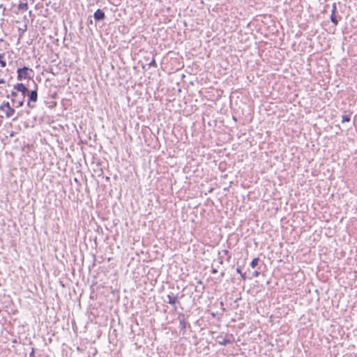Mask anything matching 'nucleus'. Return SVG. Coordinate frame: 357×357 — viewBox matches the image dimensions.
<instances>
[{
	"label": "nucleus",
	"mask_w": 357,
	"mask_h": 357,
	"mask_svg": "<svg viewBox=\"0 0 357 357\" xmlns=\"http://www.w3.org/2000/svg\"><path fill=\"white\" fill-rule=\"evenodd\" d=\"M225 275V273H222L221 276L223 277Z\"/></svg>",
	"instance_id": "obj_31"
},
{
	"label": "nucleus",
	"mask_w": 357,
	"mask_h": 357,
	"mask_svg": "<svg viewBox=\"0 0 357 357\" xmlns=\"http://www.w3.org/2000/svg\"><path fill=\"white\" fill-rule=\"evenodd\" d=\"M223 252L225 255H228L227 261H229L231 256L229 255V251L227 250H224Z\"/></svg>",
	"instance_id": "obj_18"
},
{
	"label": "nucleus",
	"mask_w": 357,
	"mask_h": 357,
	"mask_svg": "<svg viewBox=\"0 0 357 357\" xmlns=\"http://www.w3.org/2000/svg\"><path fill=\"white\" fill-rule=\"evenodd\" d=\"M232 118H233V120H234L235 121H237V119L234 116H233Z\"/></svg>",
	"instance_id": "obj_26"
},
{
	"label": "nucleus",
	"mask_w": 357,
	"mask_h": 357,
	"mask_svg": "<svg viewBox=\"0 0 357 357\" xmlns=\"http://www.w3.org/2000/svg\"><path fill=\"white\" fill-rule=\"evenodd\" d=\"M27 29V26L25 24L24 28H22V31H25Z\"/></svg>",
	"instance_id": "obj_23"
},
{
	"label": "nucleus",
	"mask_w": 357,
	"mask_h": 357,
	"mask_svg": "<svg viewBox=\"0 0 357 357\" xmlns=\"http://www.w3.org/2000/svg\"><path fill=\"white\" fill-rule=\"evenodd\" d=\"M93 17L96 21L104 20L106 17L105 13L101 9H98L93 14Z\"/></svg>",
	"instance_id": "obj_5"
},
{
	"label": "nucleus",
	"mask_w": 357,
	"mask_h": 357,
	"mask_svg": "<svg viewBox=\"0 0 357 357\" xmlns=\"http://www.w3.org/2000/svg\"><path fill=\"white\" fill-rule=\"evenodd\" d=\"M26 91L27 87L23 83H17L14 85L11 93L6 95V98L11 99L13 107H22L24 104Z\"/></svg>",
	"instance_id": "obj_1"
},
{
	"label": "nucleus",
	"mask_w": 357,
	"mask_h": 357,
	"mask_svg": "<svg viewBox=\"0 0 357 357\" xmlns=\"http://www.w3.org/2000/svg\"><path fill=\"white\" fill-rule=\"evenodd\" d=\"M215 341L220 345L226 346L234 341V337L232 334H220L216 337Z\"/></svg>",
	"instance_id": "obj_4"
},
{
	"label": "nucleus",
	"mask_w": 357,
	"mask_h": 357,
	"mask_svg": "<svg viewBox=\"0 0 357 357\" xmlns=\"http://www.w3.org/2000/svg\"><path fill=\"white\" fill-rule=\"evenodd\" d=\"M259 261H260L259 258H258V257H255V258H254V259L252 260L251 263H250V266H251L252 268H255V267H257V265L259 264Z\"/></svg>",
	"instance_id": "obj_12"
},
{
	"label": "nucleus",
	"mask_w": 357,
	"mask_h": 357,
	"mask_svg": "<svg viewBox=\"0 0 357 357\" xmlns=\"http://www.w3.org/2000/svg\"><path fill=\"white\" fill-rule=\"evenodd\" d=\"M17 79L22 81L26 79H30L33 75V70L26 66L19 68L17 70Z\"/></svg>",
	"instance_id": "obj_2"
},
{
	"label": "nucleus",
	"mask_w": 357,
	"mask_h": 357,
	"mask_svg": "<svg viewBox=\"0 0 357 357\" xmlns=\"http://www.w3.org/2000/svg\"><path fill=\"white\" fill-rule=\"evenodd\" d=\"M167 303L174 306V310L176 309V304L178 303V296H174L173 294L167 295Z\"/></svg>",
	"instance_id": "obj_7"
},
{
	"label": "nucleus",
	"mask_w": 357,
	"mask_h": 357,
	"mask_svg": "<svg viewBox=\"0 0 357 357\" xmlns=\"http://www.w3.org/2000/svg\"><path fill=\"white\" fill-rule=\"evenodd\" d=\"M18 10L20 11H26L28 10V3H20L18 4Z\"/></svg>",
	"instance_id": "obj_10"
},
{
	"label": "nucleus",
	"mask_w": 357,
	"mask_h": 357,
	"mask_svg": "<svg viewBox=\"0 0 357 357\" xmlns=\"http://www.w3.org/2000/svg\"><path fill=\"white\" fill-rule=\"evenodd\" d=\"M220 305L222 306L224 304H223V302H221L220 303Z\"/></svg>",
	"instance_id": "obj_34"
},
{
	"label": "nucleus",
	"mask_w": 357,
	"mask_h": 357,
	"mask_svg": "<svg viewBox=\"0 0 357 357\" xmlns=\"http://www.w3.org/2000/svg\"><path fill=\"white\" fill-rule=\"evenodd\" d=\"M236 272L239 274H241L242 273V271H241V268L240 267H237L236 268Z\"/></svg>",
	"instance_id": "obj_22"
},
{
	"label": "nucleus",
	"mask_w": 357,
	"mask_h": 357,
	"mask_svg": "<svg viewBox=\"0 0 357 357\" xmlns=\"http://www.w3.org/2000/svg\"><path fill=\"white\" fill-rule=\"evenodd\" d=\"M50 72V73H52L53 75H56V73H55L52 72V69H51Z\"/></svg>",
	"instance_id": "obj_27"
},
{
	"label": "nucleus",
	"mask_w": 357,
	"mask_h": 357,
	"mask_svg": "<svg viewBox=\"0 0 357 357\" xmlns=\"http://www.w3.org/2000/svg\"><path fill=\"white\" fill-rule=\"evenodd\" d=\"M11 6H12V7H13L15 6V4L13 3H11Z\"/></svg>",
	"instance_id": "obj_33"
},
{
	"label": "nucleus",
	"mask_w": 357,
	"mask_h": 357,
	"mask_svg": "<svg viewBox=\"0 0 357 357\" xmlns=\"http://www.w3.org/2000/svg\"><path fill=\"white\" fill-rule=\"evenodd\" d=\"M5 83V80L3 78H0V84Z\"/></svg>",
	"instance_id": "obj_24"
},
{
	"label": "nucleus",
	"mask_w": 357,
	"mask_h": 357,
	"mask_svg": "<svg viewBox=\"0 0 357 357\" xmlns=\"http://www.w3.org/2000/svg\"><path fill=\"white\" fill-rule=\"evenodd\" d=\"M6 8H3V13H2V14H3V15H5V11H6Z\"/></svg>",
	"instance_id": "obj_25"
},
{
	"label": "nucleus",
	"mask_w": 357,
	"mask_h": 357,
	"mask_svg": "<svg viewBox=\"0 0 357 357\" xmlns=\"http://www.w3.org/2000/svg\"><path fill=\"white\" fill-rule=\"evenodd\" d=\"M0 287H1V284L0 283Z\"/></svg>",
	"instance_id": "obj_35"
},
{
	"label": "nucleus",
	"mask_w": 357,
	"mask_h": 357,
	"mask_svg": "<svg viewBox=\"0 0 357 357\" xmlns=\"http://www.w3.org/2000/svg\"><path fill=\"white\" fill-rule=\"evenodd\" d=\"M4 54H0V65L1 67L4 68L6 66V62L3 60Z\"/></svg>",
	"instance_id": "obj_13"
},
{
	"label": "nucleus",
	"mask_w": 357,
	"mask_h": 357,
	"mask_svg": "<svg viewBox=\"0 0 357 357\" xmlns=\"http://www.w3.org/2000/svg\"><path fill=\"white\" fill-rule=\"evenodd\" d=\"M149 66L150 67H154V68H156L157 67V63H156V61L155 60L154 58H153V59L151 61V62L149 63Z\"/></svg>",
	"instance_id": "obj_15"
},
{
	"label": "nucleus",
	"mask_w": 357,
	"mask_h": 357,
	"mask_svg": "<svg viewBox=\"0 0 357 357\" xmlns=\"http://www.w3.org/2000/svg\"><path fill=\"white\" fill-rule=\"evenodd\" d=\"M187 326L190 327V325L185 321V319H179V328L181 330L184 331Z\"/></svg>",
	"instance_id": "obj_8"
},
{
	"label": "nucleus",
	"mask_w": 357,
	"mask_h": 357,
	"mask_svg": "<svg viewBox=\"0 0 357 357\" xmlns=\"http://www.w3.org/2000/svg\"><path fill=\"white\" fill-rule=\"evenodd\" d=\"M6 108H13L8 101H3V103L0 105L1 111H4Z\"/></svg>",
	"instance_id": "obj_11"
},
{
	"label": "nucleus",
	"mask_w": 357,
	"mask_h": 357,
	"mask_svg": "<svg viewBox=\"0 0 357 357\" xmlns=\"http://www.w3.org/2000/svg\"><path fill=\"white\" fill-rule=\"evenodd\" d=\"M0 8L3 9V8H5V7L3 6V4H1V5H0Z\"/></svg>",
	"instance_id": "obj_28"
},
{
	"label": "nucleus",
	"mask_w": 357,
	"mask_h": 357,
	"mask_svg": "<svg viewBox=\"0 0 357 357\" xmlns=\"http://www.w3.org/2000/svg\"><path fill=\"white\" fill-rule=\"evenodd\" d=\"M29 357H36L35 355V348L34 347L31 348V351L29 354Z\"/></svg>",
	"instance_id": "obj_16"
},
{
	"label": "nucleus",
	"mask_w": 357,
	"mask_h": 357,
	"mask_svg": "<svg viewBox=\"0 0 357 357\" xmlns=\"http://www.w3.org/2000/svg\"><path fill=\"white\" fill-rule=\"evenodd\" d=\"M17 119V116L13 119V121H15Z\"/></svg>",
	"instance_id": "obj_32"
},
{
	"label": "nucleus",
	"mask_w": 357,
	"mask_h": 357,
	"mask_svg": "<svg viewBox=\"0 0 357 357\" xmlns=\"http://www.w3.org/2000/svg\"><path fill=\"white\" fill-rule=\"evenodd\" d=\"M198 283H199V284H202V280H199V281H198Z\"/></svg>",
	"instance_id": "obj_30"
},
{
	"label": "nucleus",
	"mask_w": 357,
	"mask_h": 357,
	"mask_svg": "<svg viewBox=\"0 0 357 357\" xmlns=\"http://www.w3.org/2000/svg\"><path fill=\"white\" fill-rule=\"evenodd\" d=\"M3 112L5 113L6 117L10 118L14 114L15 110L14 108H6Z\"/></svg>",
	"instance_id": "obj_9"
},
{
	"label": "nucleus",
	"mask_w": 357,
	"mask_h": 357,
	"mask_svg": "<svg viewBox=\"0 0 357 357\" xmlns=\"http://www.w3.org/2000/svg\"><path fill=\"white\" fill-rule=\"evenodd\" d=\"M336 13H337V6H336V3H334L333 4V9H332V13H331L330 18H331L332 23L334 24L335 25H337V24H338V20H337V17L336 16Z\"/></svg>",
	"instance_id": "obj_6"
},
{
	"label": "nucleus",
	"mask_w": 357,
	"mask_h": 357,
	"mask_svg": "<svg viewBox=\"0 0 357 357\" xmlns=\"http://www.w3.org/2000/svg\"><path fill=\"white\" fill-rule=\"evenodd\" d=\"M218 263L220 264H223L222 257H219V258H218Z\"/></svg>",
	"instance_id": "obj_20"
},
{
	"label": "nucleus",
	"mask_w": 357,
	"mask_h": 357,
	"mask_svg": "<svg viewBox=\"0 0 357 357\" xmlns=\"http://www.w3.org/2000/svg\"><path fill=\"white\" fill-rule=\"evenodd\" d=\"M211 273L213 274H216L218 273V270L216 268H212Z\"/></svg>",
	"instance_id": "obj_21"
},
{
	"label": "nucleus",
	"mask_w": 357,
	"mask_h": 357,
	"mask_svg": "<svg viewBox=\"0 0 357 357\" xmlns=\"http://www.w3.org/2000/svg\"><path fill=\"white\" fill-rule=\"evenodd\" d=\"M89 22V24H91L93 23L92 20H90Z\"/></svg>",
	"instance_id": "obj_29"
},
{
	"label": "nucleus",
	"mask_w": 357,
	"mask_h": 357,
	"mask_svg": "<svg viewBox=\"0 0 357 357\" xmlns=\"http://www.w3.org/2000/svg\"><path fill=\"white\" fill-rule=\"evenodd\" d=\"M38 86L36 84H35V89L29 91L27 89L26 93V97H28L27 100V106L31 109L34 108L36 105L33 104V102H37L38 100V91L37 89Z\"/></svg>",
	"instance_id": "obj_3"
},
{
	"label": "nucleus",
	"mask_w": 357,
	"mask_h": 357,
	"mask_svg": "<svg viewBox=\"0 0 357 357\" xmlns=\"http://www.w3.org/2000/svg\"><path fill=\"white\" fill-rule=\"evenodd\" d=\"M240 275H241V278H242L243 280H246L247 277H246V275H245V273H241V274H240Z\"/></svg>",
	"instance_id": "obj_19"
},
{
	"label": "nucleus",
	"mask_w": 357,
	"mask_h": 357,
	"mask_svg": "<svg viewBox=\"0 0 357 357\" xmlns=\"http://www.w3.org/2000/svg\"><path fill=\"white\" fill-rule=\"evenodd\" d=\"M351 120L350 115H343L342 117V123L349 122Z\"/></svg>",
	"instance_id": "obj_14"
},
{
	"label": "nucleus",
	"mask_w": 357,
	"mask_h": 357,
	"mask_svg": "<svg viewBox=\"0 0 357 357\" xmlns=\"http://www.w3.org/2000/svg\"><path fill=\"white\" fill-rule=\"evenodd\" d=\"M260 274V272H259L258 271H255L253 273H252V277L253 278H257L259 275Z\"/></svg>",
	"instance_id": "obj_17"
}]
</instances>
